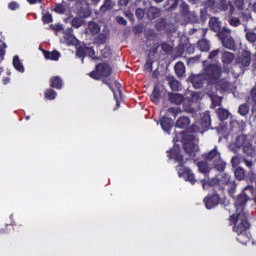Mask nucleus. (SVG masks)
I'll list each match as a JSON object with an SVG mask.
<instances>
[{
  "mask_svg": "<svg viewBox=\"0 0 256 256\" xmlns=\"http://www.w3.org/2000/svg\"><path fill=\"white\" fill-rule=\"evenodd\" d=\"M149 19H155L157 17H159V9L155 8V7H151L150 9H148V13H147Z\"/></svg>",
  "mask_w": 256,
  "mask_h": 256,
  "instance_id": "nucleus-32",
  "label": "nucleus"
},
{
  "mask_svg": "<svg viewBox=\"0 0 256 256\" xmlns=\"http://www.w3.org/2000/svg\"><path fill=\"white\" fill-rule=\"evenodd\" d=\"M222 43L226 49H235V40H233L231 37L224 38Z\"/></svg>",
  "mask_w": 256,
  "mask_h": 256,
  "instance_id": "nucleus-28",
  "label": "nucleus"
},
{
  "mask_svg": "<svg viewBox=\"0 0 256 256\" xmlns=\"http://www.w3.org/2000/svg\"><path fill=\"white\" fill-rule=\"evenodd\" d=\"M179 85V81L175 79L170 80V88L172 91H179Z\"/></svg>",
  "mask_w": 256,
  "mask_h": 256,
  "instance_id": "nucleus-42",
  "label": "nucleus"
},
{
  "mask_svg": "<svg viewBox=\"0 0 256 256\" xmlns=\"http://www.w3.org/2000/svg\"><path fill=\"white\" fill-rule=\"evenodd\" d=\"M209 127H211V115H209V113L205 112L202 114L201 128L209 129Z\"/></svg>",
  "mask_w": 256,
  "mask_h": 256,
  "instance_id": "nucleus-19",
  "label": "nucleus"
},
{
  "mask_svg": "<svg viewBox=\"0 0 256 256\" xmlns=\"http://www.w3.org/2000/svg\"><path fill=\"white\" fill-rule=\"evenodd\" d=\"M83 25V18H74L72 20V27H75L76 29H79Z\"/></svg>",
  "mask_w": 256,
  "mask_h": 256,
  "instance_id": "nucleus-40",
  "label": "nucleus"
},
{
  "mask_svg": "<svg viewBox=\"0 0 256 256\" xmlns=\"http://www.w3.org/2000/svg\"><path fill=\"white\" fill-rule=\"evenodd\" d=\"M219 55V50H214L209 54V59H213V57H217Z\"/></svg>",
  "mask_w": 256,
  "mask_h": 256,
  "instance_id": "nucleus-54",
  "label": "nucleus"
},
{
  "mask_svg": "<svg viewBox=\"0 0 256 256\" xmlns=\"http://www.w3.org/2000/svg\"><path fill=\"white\" fill-rule=\"evenodd\" d=\"M239 113H240V115H242V116L247 115V114L249 113V105H247V104H242V105H240V107H239Z\"/></svg>",
  "mask_w": 256,
  "mask_h": 256,
  "instance_id": "nucleus-38",
  "label": "nucleus"
},
{
  "mask_svg": "<svg viewBox=\"0 0 256 256\" xmlns=\"http://www.w3.org/2000/svg\"><path fill=\"white\" fill-rule=\"evenodd\" d=\"M188 125H191V120H189L188 117L181 116L176 121V127H178V129H187Z\"/></svg>",
  "mask_w": 256,
  "mask_h": 256,
  "instance_id": "nucleus-18",
  "label": "nucleus"
},
{
  "mask_svg": "<svg viewBox=\"0 0 256 256\" xmlns=\"http://www.w3.org/2000/svg\"><path fill=\"white\" fill-rule=\"evenodd\" d=\"M221 77V68L217 65H209L204 69L200 75L191 77V83L195 89H201L204 83H210L211 85H217L220 89H225L222 85L223 81L219 80Z\"/></svg>",
  "mask_w": 256,
  "mask_h": 256,
  "instance_id": "nucleus-2",
  "label": "nucleus"
},
{
  "mask_svg": "<svg viewBox=\"0 0 256 256\" xmlns=\"http://www.w3.org/2000/svg\"><path fill=\"white\" fill-rule=\"evenodd\" d=\"M9 9H11L12 11H15V9H19V4H17V2H11L9 4Z\"/></svg>",
  "mask_w": 256,
  "mask_h": 256,
  "instance_id": "nucleus-53",
  "label": "nucleus"
},
{
  "mask_svg": "<svg viewBox=\"0 0 256 256\" xmlns=\"http://www.w3.org/2000/svg\"><path fill=\"white\" fill-rule=\"evenodd\" d=\"M217 113H218V117L221 120L229 119V111L228 110L220 108V109L217 110Z\"/></svg>",
  "mask_w": 256,
  "mask_h": 256,
  "instance_id": "nucleus-35",
  "label": "nucleus"
},
{
  "mask_svg": "<svg viewBox=\"0 0 256 256\" xmlns=\"http://www.w3.org/2000/svg\"><path fill=\"white\" fill-rule=\"evenodd\" d=\"M229 23L232 27H239L241 25V21L235 16L229 19Z\"/></svg>",
  "mask_w": 256,
  "mask_h": 256,
  "instance_id": "nucleus-43",
  "label": "nucleus"
},
{
  "mask_svg": "<svg viewBox=\"0 0 256 256\" xmlns=\"http://www.w3.org/2000/svg\"><path fill=\"white\" fill-rule=\"evenodd\" d=\"M241 147L246 155H253L255 153V146L251 143V138L245 135L238 136L235 142H232L229 146L230 150L234 153H237Z\"/></svg>",
  "mask_w": 256,
  "mask_h": 256,
  "instance_id": "nucleus-3",
  "label": "nucleus"
},
{
  "mask_svg": "<svg viewBox=\"0 0 256 256\" xmlns=\"http://www.w3.org/2000/svg\"><path fill=\"white\" fill-rule=\"evenodd\" d=\"M53 29L56 31V33H59V31H63V25L58 24Z\"/></svg>",
  "mask_w": 256,
  "mask_h": 256,
  "instance_id": "nucleus-56",
  "label": "nucleus"
},
{
  "mask_svg": "<svg viewBox=\"0 0 256 256\" xmlns=\"http://www.w3.org/2000/svg\"><path fill=\"white\" fill-rule=\"evenodd\" d=\"M167 47V44H163L162 49H165Z\"/></svg>",
  "mask_w": 256,
  "mask_h": 256,
  "instance_id": "nucleus-63",
  "label": "nucleus"
},
{
  "mask_svg": "<svg viewBox=\"0 0 256 256\" xmlns=\"http://www.w3.org/2000/svg\"><path fill=\"white\" fill-rule=\"evenodd\" d=\"M117 23H119L120 25H127V20H125V18L118 16L116 18Z\"/></svg>",
  "mask_w": 256,
  "mask_h": 256,
  "instance_id": "nucleus-51",
  "label": "nucleus"
},
{
  "mask_svg": "<svg viewBox=\"0 0 256 256\" xmlns=\"http://www.w3.org/2000/svg\"><path fill=\"white\" fill-rule=\"evenodd\" d=\"M177 172H178V177H182L184 181H188L189 183H191V185H195V183H197V179H195V174H193V172L183 166L182 164L177 166Z\"/></svg>",
  "mask_w": 256,
  "mask_h": 256,
  "instance_id": "nucleus-7",
  "label": "nucleus"
},
{
  "mask_svg": "<svg viewBox=\"0 0 256 256\" xmlns=\"http://www.w3.org/2000/svg\"><path fill=\"white\" fill-rule=\"evenodd\" d=\"M13 66H14L16 71H19L20 73L25 72V67H23V63H21V60H19V56H14Z\"/></svg>",
  "mask_w": 256,
  "mask_h": 256,
  "instance_id": "nucleus-21",
  "label": "nucleus"
},
{
  "mask_svg": "<svg viewBox=\"0 0 256 256\" xmlns=\"http://www.w3.org/2000/svg\"><path fill=\"white\" fill-rule=\"evenodd\" d=\"M45 97H46V99L53 101V99H55V97H57V92H55V90H53V89H48L45 92Z\"/></svg>",
  "mask_w": 256,
  "mask_h": 256,
  "instance_id": "nucleus-36",
  "label": "nucleus"
},
{
  "mask_svg": "<svg viewBox=\"0 0 256 256\" xmlns=\"http://www.w3.org/2000/svg\"><path fill=\"white\" fill-rule=\"evenodd\" d=\"M113 5H115V4L113 3V1H111V0H106V1L104 2V5L101 7V10H102V11H107V10H109V9H113Z\"/></svg>",
  "mask_w": 256,
  "mask_h": 256,
  "instance_id": "nucleus-39",
  "label": "nucleus"
},
{
  "mask_svg": "<svg viewBox=\"0 0 256 256\" xmlns=\"http://www.w3.org/2000/svg\"><path fill=\"white\" fill-rule=\"evenodd\" d=\"M190 97L192 101H199V99H201V94L199 92H192Z\"/></svg>",
  "mask_w": 256,
  "mask_h": 256,
  "instance_id": "nucleus-49",
  "label": "nucleus"
},
{
  "mask_svg": "<svg viewBox=\"0 0 256 256\" xmlns=\"http://www.w3.org/2000/svg\"><path fill=\"white\" fill-rule=\"evenodd\" d=\"M88 29H89L90 33H92L93 35H97L98 33L101 32V26L95 22H90L88 24Z\"/></svg>",
  "mask_w": 256,
  "mask_h": 256,
  "instance_id": "nucleus-26",
  "label": "nucleus"
},
{
  "mask_svg": "<svg viewBox=\"0 0 256 256\" xmlns=\"http://www.w3.org/2000/svg\"><path fill=\"white\" fill-rule=\"evenodd\" d=\"M151 99L153 101V103H159L160 99H161V92H159V87H155L153 90V93L151 95Z\"/></svg>",
  "mask_w": 256,
  "mask_h": 256,
  "instance_id": "nucleus-30",
  "label": "nucleus"
},
{
  "mask_svg": "<svg viewBox=\"0 0 256 256\" xmlns=\"http://www.w3.org/2000/svg\"><path fill=\"white\" fill-rule=\"evenodd\" d=\"M136 17L138 19H143V17H145V10L141 9V8H138L136 10Z\"/></svg>",
  "mask_w": 256,
  "mask_h": 256,
  "instance_id": "nucleus-50",
  "label": "nucleus"
},
{
  "mask_svg": "<svg viewBox=\"0 0 256 256\" xmlns=\"http://www.w3.org/2000/svg\"><path fill=\"white\" fill-rule=\"evenodd\" d=\"M183 147L190 157H195V153L199 151V140L193 135H186L183 137Z\"/></svg>",
  "mask_w": 256,
  "mask_h": 256,
  "instance_id": "nucleus-5",
  "label": "nucleus"
},
{
  "mask_svg": "<svg viewBox=\"0 0 256 256\" xmlns=\"http://www.w3.org/2000/svg\"><path fill=\"white\" fill-rule=\"evenodd\" d=\"M169 101L174 103V105H181L185 98L179 93H169Z\"/></svg>",
  "mask_w": 256,
  "mask_h": 256,
  "instance_id": "nucleus-16",
  "label": "nucleus"
},
{
  "mask_svg": "<svg viewBox=\"0 0 256 256\" xmlns=\"http://www.w3.org/2000/svg\"><path fill=\"white\" fill-rule=\"evenodd\" d=\"M198 47H199L200 51H209V49H210L209 41L200 40L198 42Z\"/></svg>",
  "mask_w": 256,
  "mask_h": 256,
  "instance_id": "nucleus-33",
  "label": "nucleus"
},
{
  "mask_svg": "<svg viewBox=\"0 0 256 256\" xmlns=\"http://www.w3.org/2000/svg\"><path fill=\"white\" fill-rule=\"evenodd\" d=\"M76 55L77 57H85V55H88V57H91V59H95V50L93 47L79 48Z\"/></svg>",
  "mask_w": 256,
  "mask_h": 256,
  "instance_id": "nucleus-13",
  "label": "nucleus"
},
{
  "mask_svg": "<svg viewBox=\"0 0 256 256\" xmlns=\"http://www.w3.org/2000/svg\"><path fill=\"white\" fill-rule=\"evenodd\" d=\"M244 163L248 169H253V161L244 160Z\"/></svg>",
  "mask_w": 256,
  "mask_h": 256,
  "instance_id": "nucleus-55",
  "label": "nucleus"
},
{
  "mask_svg": "<svg viewBox=\"0 0 256 256\" xmlns=\"http://www.w3.org/2000/svg\"><path fill=\"white\" fill-rule=\"evenodd\" d=\"M107 37H108L107 33L102 32L97 36V42L101 44L106 43Z\"/></svg>",
  "mask_w": 256,
  "mask_h": 256,
  "instance_id": "nucleus-41",
  "label": "nucleus"
},
{
  "mask_svg": "<svg viewBox=\"0 0 256 256\" xmlns=\"http://www.w3.org/2000/svg\"><path fill=\"white\" fill-rule=\"evenodd\" d=\"M27 2H28L30 5H35V3H41V0H27Z\"/></svg>",
  "mask_w": 256,
  "mask_h": 256,
  "instance_id": "nucleus-58",
  "label": "nucleus"
},
{
  "mask_svg": "<svg viewBox=\"0 0 256 256\" xmlns=\"http://www.w3.org/2000/svg\"><path fill=\"white\" fill-rule=\"evenodd\" d=\"M236 63L242 67H249L251 65V52L243 51L241 56L236 59Z\"/></svg>",
  "mask_w": 256,
  "mask_h": 256,
  "instance_id": "nucleus-8",
  "label": "nucleus"
},
{
  "mask_svg": "<svg viewBox=\"0 0 256 256\" xmlns=\"http://www.w3.org/2000/svg\"><path fill=\"white\" fill-rule=\"evenodd\" d=\"M54 11H55V13H59V14L65 13V5H63V4L56 5L54 8Z\"/></svg>",
  "mask_w": 256,
  "mask_h": 256,
  "instance_id": "nucleus-46",
  "label": "nucleus"
},
{
  "mask_svg": "<svg viewBox=\"0 0 256 256\" xmlns=\"http://www.w3.org/2000/svg\"><path fill=\"white\" fill-rule=\"evenodd\" d=\"M222 61L225 64L233 63V61H235V55L231 52H224L222 54Z\"/></svg>",
  "mask_w": 256,
  "mask_h": 256,
  "instance_id": "nucleus-24",
  "label": "nucleus"
},
{
  "mask_svg": "<svg viewBox=\"0 0 256 256\" xmlns=\"http://www.w3.org/2000/svg\"><path fill=\"white\" fill-rule=\"evenodd\" d=\"M218 7L221 11H229L230 15H235V6H233V4L227 0H221Z\"/></svg>",
  "mask_w": 256,
  "mask_h": 256,
  "instance_id": "nucleus-14",
  "label": "nucleus"
},
{
  "mask_svg": "<svg viewBox=\"0 0 256 256\" xmlns=\"http://www.w3.org/2000/svg\"><path fill=\"white\" fill-rule=\"evenodd\" d=\"M235 6L236 8L234 7V15H242L241 9H243V0H236Z\"/></svg>",
  "mask_w": 256,
  "mask_h": 256,
  "instance_id": "nucleus-34",
  "label": "nucleus"
},
{
  "mask_svg": "<svg viewBox=\"0 0 256 256\" xmlns=\"http://www.w3.org/2000/svg\"><path fill=\"white\" fill-rule=\"evenodd\" d=\"M234 175H235V179H237V181H243L245 179V169H243L241 167H237L234 170Z\"/></svg>",
  "mask_w": 256,
  "mask_h": 256,
  "instance_id": "nucleus-25",
  "label": "nucleus"
},
{
  "mask_svg": "<svg viewBox=\"0 0 256 256\" xmlns=\"http://www.w3.org/2000/svg\"><path fill=\"white\" fill-rule=\"evenodd\" d=\"M181 147L177 144L174 145L173 149L169 152L170 159H175L178 163L183 162V156H181Z\"/></svg>",
  "mask_w": 256,
  "mask_h": 256,
  "instance_id": "nucleus-11",
  "label": "nucleus"
},
{
  "mask_svg": "<svg viewBox=\"0 0 256 256\" xmlns=\"http://www.w3.org/2000/svg\"><path fill=\"white\" fill-rule=\"evenodd\" d=\"M73 30L71 28L68 29V33L64 32L63 39L61 40L62 43H65L66 45H77L79 43V40L73 34H71Z\"/></svg>",
  "mask_w": 256,
  "mask_h": 256,
  "instance_id": "nucleus-10",
  "label": "nucleus"
},
{
  "mask_svg": "<svg viewBox=\"0 0 256 256\" xmlns=\"http://www.w3.org/2000/svg\"><path fill=\"white\" fill-rule=\"evenodd\" d=\"M109 75H111V66H109L108 64H98L96 66V70L92 71L89 76L92 79H101V77H109Z\"/></svg>",
  "mask_w": 256,
  "mask_h": 256,
  "instance_id": "nucleus-6",
  "label": "nucleus"
},
{
  "mask_svg": "<svg viewBox=\"0 0 256 256\" xmlns=\"http://www.w3.org/2000/svg\"><path fill=\"white\" fill-rule=\"evenodd\" d=\"M4 56H5V44L0 46V61H3Z\"/></svg>",
  "mask_w": 256,
  "mask_h": 256,
  "instance_id": "nucleus-52",
  "label": "nucleus"
},
{
  "mask_svg": "<svg viewBox=\"0 0 256 256\" xmlns=\"http://www.w3.org/2000/svg\"><path fill=\"white\" fill-rule=\"evenodd\" d=\"M221 201V198H219V195H209L204 199V203L206 205V208L213 209V207H217L219 205V202Z\"/></svg>",
  "mask_w": 256,
  "mask_h": 256,
  "instance_id": "nucleus-9",
  "label": "nucleus"
},
{
  "mask_svg": "<svg viewBox=\"0 0 256 256\" xmlns=\"http://www.w3.org/2000/svg\"><path fill=\"white\" fill-rule=\"evenodd\" d=\"M160 125L165 133H170L173 128V120L168 117H163L160 121Z\"/></svg>",
  "mask_w": 256,
  "mask_h": 256,
  "instance_id": "nucleus-15",
  "label": "nucleus"
},
{
  "mask_svg": "<svg viewBox=\"0 0 256 256\" xmlns=\"http://www.w3.org/2000/svg\"><path fill=\"white\" fill-rule=\"evenodd\" d=\"M181 111V109L179 108H169L168 109V115H173V117H177V113H179Z\"/></svg>",
  "mask_w": 256,
  "mask_h": 256,
  "instance_id": "nucleus-48",
  "label": "nucleus"
},
{
  "mask_svg": "<svg viewBox=\"0 0 256 256\" xmlns=\"http://www.w3.org/2000/svg\"><path fill=\"white\" fill-rule=\"evenodd\" d=\"M50 83L51 87H54V89H61V87H63V80L59 77H52Z\"/></svg>",
  "mask_w": 256,
  "mask_h": 256,
  "instance_id": "nucleus-27",
  "label": "nucleus"
},
{
  "mask_svg": "<svg viewBox=\"0 0 256 256\" xmlns=\"http://www.w3.org/2000/svg\"><path fill=\"white\" fill-rule=\"evenodd\" d=\"M43 21L44 23H51V21H53V16H51L49 12H46L43 15Z\"/></svg>",
  "mask_w": 256,
  "mask_h": 256,
  "instance_id": "nucleus-47",
  "label": "nucleus"
},
{
  "mask_svg": "<svg viewBox=\"0 0 256 256\" xmlns=\"http://www.w3.org/2000/svg\"><path fill=\"white\" fill-rule=\"evenodd\" d=\"M252 101L256 105V88L252 89Z\"/></svg>",
  "mask_w": 256,
  "mask_h": 256,
  "instance_id": "nucleus-57",
  "label": "nucleus"
},
{
  "mask_svg": "<svg viewBox=\"0 0 256 256\" xmlns=\"http://www.w3.org/2000/svg\"><path fill=\"white\" fill-rule=\"evenodd\" d=\"M175 71L178 77H185V64L182 62L176 63Z\"/></svg>",
  "mask_w": 256,
  "mask_h": 256,
  "instance_id": "nucleus-23",
  "label": "nucleus"
},
{
  "mask_svg": "<svg viewBox=\"0 0 256 256\" xmlns=\"http://www.w3.org/2000/svg\"><path fill=\"white\" fill-rule=\"evenodd\" d=\"M181 1L183 0H168L167 4L165 6L167 11H173V9H175L177 7V5H179V3H181Z\"/></svg>",
  "mask_w": 256,
  "mask_h": 256,
  "instance_id": "nucleus-29",
  "label": "nucleus"
},
{
  "mask_svg": "<svg viewBox=\"0 0 256 256\" xmlns=\"http://www.w3.org/2000/svg\"><path fill=\"white\" fill-rule=\"evenodd\" d=\"M119 3H120L121 5H128L129 0H119Z\"/></svg>",
  "mask_w": 256,
  "mask_h": 256,
  "instance_id": "nucleus-60",
  "label": "nucleus"
},
{
  "mask_svg": "<svg viewBox=\"0 0 256 256\" xmlns=\"http://www.w3.org/2000/svg\"><path fill=\"white\" fill-rule=\"evenodd\" d=\"M204 159L209 165H213L217 171H225L227 164L221 160V154L217 151V148L211 150L208 154L204 155Z\"/></svg>",
  "mask_w": 256,
  "mask_h": 256,
  "instance_id": "nucleus-4",
  "label": "nucleus"
},
{
  "mask_svg": "<svg viewBox=\"0 0 256 256\" xmlns=\"http://www.w3.org/2000/svg\"><path fill=\"white\" fill-rule=\"evenodd\" d=\"M198 168H199L200 173H204V174L209 173V171L211 169L209 167V164H207V162H199L198 163Z\"/></svg>",
  "mask_w": 256,
  "mask_h": 256,
  "instance_id": "nucleus-31",
  "label": "nucleus"
},
{
  "mask_svg": "<svg viewBox=\"0 0 256 256\" xmlns=\"http://www.w3.org/2000/svg\"><path fill=\"white\" fill-rule=\"evenodd\" d=\"M232 167H239L241 165V157L234 156L231 160Z\"/></svg>",
  "mask_w": 256,
  "mask_h": 256,
  "instance_id": "nucleus-44",
  "label": "nucleus"
},
{
  "mask_svg": "<svg viewBox=\"0 0 256 256\" xmlns=\"http://www.w3.org/2000/svg\"><path fill=\"white\" fill-rule=\"evenodd\" d=\"M9 81H11L10 78H4V79H3L4 85H7V83H9Z\"/></svg>",
  "mask_w": 256,
  "mask_h": 256,
  "instance_id": "nucleus-61",
  "label": "nucleus"
},
{
  "mask_svg": "<svg viewBox=\"0 0 256 256\" xmlns=\"http://www.w3.org/2000/svg\"><path fill=\"white\" fill-rule=\"evenodd\" d=\"M201 183H202L203 189H205V187H209V184H207V180H202Z\"/></svg>",
  "mask_w": 256,
  "mask_h": 256,
  "instance_id": "nucleus-59",
  "label": "nucleus"
},
{
  "mask_svg": "<svg viewBox=\"0 0 256 256\" xmlns=\"http://www.w3.org/2000/svg\"><path fill=\"white\" fill-rule=\"evenodd\" d=\"M210 29L215 31V33H221V22L219 21V18L217 17H212L210 19Z\"/></svg>",
  "mask_w": 256,
  "mask_h": 256,
  "instance_id": "nucleus-17",
  "label": "nucleus"
},
{
  "mask_svg": "<svg viewBox=\"0 0 256 256\" xmlns=\"http://www.w3.org/2000/svg\"><path fill=\"white\" fill-rule=\"evenodd\" d=\"M254 194L255 188L246 186L236 201V213L230 217V221L234 223V231L238 235L237 241L242 245H247L251 241V235L247 232V229H249V222L247 221L249 213L245 212V203Z\"/></svg>",
  "mask_w": 256,
  "mask_h": 256,
  "instance_id": "nucleus-1",
  "label": "nucleus"
},
{
  "mask_svg": "<svg viewBox=\"0 0 256 256\" xmlns=\"http://www.w3.org/2000/svg\"><path fill=\"white\" fill-rule=\"evenodd\" d=\"M88 15H89V12H86V14L84 15V17H88Z\"/></svg>",
  "mask_w": 256,
  "mask_h": 256,
  "instance_id": "nucleus-64",
  "label": "nucleus"
},
{
  "mask_svg": "<svg viewBox=\"0 0 256 256\" xmlns=\"http://www.w3.org/2000/svg\"><path fill=\"white\" fill-rule=\"evenodd\" d=\"M210 97H211L212 103H214V105H221V101H222L221 97L215 96V94H213V93L210 94Z\"/></svg>",
  "mask_w": 256,
  "mask_h": 256,
  "instance_id": "nucleus-45",
  "label": "nucleus"
},
{
  "mask_svg": "<svg viewBox=\"0 0 256 256\" xmlns=\"http://www.w3.org/2000/svg\"><path fill=\"white\" fill-rule=\"evenodd\" d=\"M44 57L45 59H50V61H59V57H61V54L57 51H53V52L44 51Z\"/></svg>",
  "mask_w": 256,
  "mask_h": 256,
  "instance_id": "nucleus-20",
  "label": "nucleus"
},
{
  "mask_svg": "<svg viewBox=\"0 0 256 256\" xmlns=\"http://www.w3.org/2000/svg\"><path fill=\"white\" fill-rule=\"evenodd\" d=\"M246 39L247 41H249L250 43H255L256 41V33L253 31H248L246 33Z\"/></svg>",
  "mask_w": 256,
  "mask_h": 256,
  "instance_id": "nucleus-37",
  "label": "nucleus"
},
{
  "mask_svg": "<svg viewBox=\"0 0 256 256\" xmlns=\"http://www.w3.org/2000/svg\"><path fill=\"white\" fill-rule=\"evenodd\" d=\"M111 91L114 94V99H117V95L121 96V84L115 81L112 85L109 86Z\"/></svg>",
  "mask_w": 256,
  "mask_h": 256,
  "instance_id": "nucleus-22",
  "label": "nucleus"
},
{
  "mask_svg": "<svg viewBox=\"0 0 256 256\" xmlns=\"http://www.w3.org/2000/svg\"><path fill=\"white\" fill-rule=\"evenodd\" d=\"M222 181L224 184H226V187L229 193H235V189L237 188V185H235V180L231 177V175L226 174L223 177Z\"/></svg>",
  "mask_w": 256,
  "mask_h": 256,
  "instance_id": "nucleus-12",
  "label": "nucleus"
},
{
  "mask_svg": "<svg viewBox=\"0 0 256 256\" xmlns=\"http://www.w3.org/2000/svg\"><path fill=\"white\" fill-rule=\"evenodd\" d=\"M224 33H226L227 35H229V33H231V31L227 28H223L222 30Z\"/></svg>",
  "mask_w": 256,
  "mask_h": 256,
  "instance_id": "nucleus-62",
  "label": "nucleus"
}]
</instances>
